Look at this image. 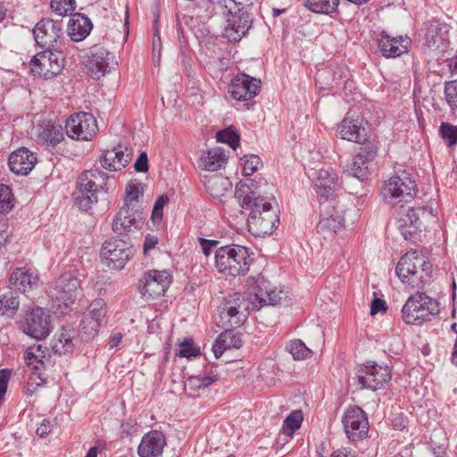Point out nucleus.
Wrapping results in <instances>:
<instances>
[{
  "instance_id": "f257e3e1",
  "label": "nucleus",
  "mask_w": 457,
  "mask_h": 457,
  "mask_svg": "<svg viewBox=\"0 0 457 457\" xmlns=\"http://www.w3.org/2000/svg\"><path fill=\"white\" fill-rule=\"evenodd\" d=\"M241 207L248 211L247 226L254 237L271 235L278 228V204L274 196H262L250 189L247 185H241L236 189Z\"/></svg>"
},
{
  "instance_id": "f03ea898",
  "label": "nucleus",
  "mask_w": 457,
  "mask_h": 457,
  "mask_svg": "<svg viewBox=\"0 0 457 457\" xmlns=\"http://www.w3.org/2000/svg\"><path fill=\"white\" fill-rule=\"evenodd\" d=\"M250 302L235 293L225 298L224 303L219 307V316L216 323L225 328V331L219 336V344L223 348H240L242 342L240 337L234 333L233 328L243 325L248 318Z\"/></svg>"
},
{
  "instance_id": "7ed1b4c3",
  "label": "nucleus",
  "mask_w": 457,
  "mask_h": 457,
  "mask_svg": "<svg viewBox=\"0 0 457 457\" xmlns=\"http://www.w3.org/2000/svg\"><path fill=\"white\" fill-rule=\"evenodd\" d=\"M110 189V178L106 173L98 170L83 172L78 179L74 200L79 208L87 211L97 203L98 194L106 193Z\"/></svg>"
},
{
  "instance_id": "20e7f679",
  "label": "nucleus",
  "mask_w": 457,
  "mask_h": 457,
  "mask_svg": "<svg viewBox=\"0 0 457 457\" xmlns=\"http://www.w3.org/2000/svg\"><path fill=\"white\" fill-rule=\"evenodd\" d=\"M431 264L417 251L405 253L398 262L395 273L411 288L422 287L430 278Z\"/></svg>"
},
{
  "instance_id": "39448f33",
  "label": "nucleus",
  "mask_w": 457,
  "mask_h": 457,
  "mask_svg": "<svg viewBox=\"0 0 457 457\" xmlns=\"http://www.w3.org/2000/svg\"><path fill=\"white\" fill-rule=\"evenodd\" d=\"M251 262L248 249L239 245L221 246L215 252V267L224 275H245L249 270Z\"/></svg>"
},
{
  "instance_id": "423d86ee",
  "label": "nucleus",
  "mask_w": 457,
  "mask_h": 457,
  "mask_svg": "<svg viewBox=\"0 0 457 457\" xmlns=\"http://www.w3.org/2000/svg\"><path fill=\"white\" fill-rule=\"evenodd\" d=\"M448 27L437 21L423 23L419 32V43L422 50L433 57L439 58L449 47Z\"/></svg>"
},
{
  "instance_id": "0eeeda50",
  "label": "nucleus",
  "mask_w": 457,
  "mask_h": 457,
  "mask_svg": "<svg viewBox=\"0 0 457 457\" xmlns=\"http://www.w3.org/2000/svg\"><path fill=\"white\" fill-rule=\"evenodd\" d=\"M439 312L438 302L421 292L411 295L402 309L403 321L411 325H421L430 315Z\"/></svg>"
},
{
  "instance_id": "6e6552de",
  "label": "nucleus",
  "mask_w": 457,
  "mask_h": 457,
  "mask_svg": "<svg viewBox=\"0 0 457 457\" xmlns=\"http://www.w3.org/2000/svg\"><path fill=\"white\" fill-rule=\"evenodd\" d=\"M416 194V183L405 171L385 182L381 195L385 203L396 206L411 201Z\"/></svg>"
},
{
  "instance_id": "1a4fd4ad",
  "label": "nucleus",
  "mask_w": 457,
  "mask_h": 457,
  "mask_svg": "<svg viewBox=\"0 0 457 457\" xmlns=\"http://www.w3.org/2000/svg\"><path fill=\"white\" fill-rule=\"evenodd\" d=\"M64 62L62 48H47L33 56L29 67L35 76L49 79L62 71Z\"/></svg>"
},
{
  "instance_id": "9d476101",
  "label": "nucleus",
  "mask_w": 457,
  "mask_h": 457,
  "mask_svg": "<svg viewBox=\"0 0 457 457\" xmlns=\"http://www.w3.org/2000/svg\"><path fill=\"white\" fill-rule=\"evenodd\" d=\"M436 216L431 206H420L409 208L398 219V228L405 239L409 236L421 231L432 222H436Z\"/></svg>"
},
{
  "instance_id": "9b49d317",
  "label": "nucleus",
  "mask_w": 457,
  "mask_h": 457,
  "mask_svg": "<svg viewBox=\"0 0 457 457\" xmlns=\"http://www.w3.org/2000/svg\"><path fill=\"white\" fill-rule=\"evenodd\" d=\"M320 220L318 228L320 231L337 233L344 228L346 210L345 195L335 200L320 202Z\"/></svg>"
},
{
  "instance_id": "f8f14e48",
  "label": "nucleus",
  "mask_w": 457,
  "mask_h": 457,
  "mask_svg": "<svg viewBox=\"0 0 457 457\" xmlns=\"http://www.w3.org/2000/svg\"><path fill=\"white\" fill-rule=\"evenodd\" d=\"M33 36L37 46L43 49L62 48L65 40L62 23L52 19L39 21L33 29Z\"/></svg>"
},
{
  "instance_id": "ddd939ff",
  "label": "nucleus",
  "mask_w": 457,
  "mask_h": 457,
  "mask_svg": "<svg viewBox=\"0 0 457 457\" xmlns=\"http://www.w3.org/2000/svg\"><path fill=\"white\" fill-rule=\"evenodd\" d=\"M226 18L224 37L230 42H238L247 33L252 25V18L248 9L227 8L216 10Z\"/></svg>"
},
{
  "instance_id": "4468645a",
  "label": "nucleus",
  "mask_w": 457,
  "mask_h": 457,
  "mask_svg": "<svg viewBox=\"0 0 457 457\" xmlns=\"http://www.w3.org/2000/svg\"><path fill=\"white\" fill-rule=\"evenodd\" d=\"M134 253L130 243L118 237L105 241L101 249V256L105 260V264L114 270L123 269Z\"/></svg>"
},
{
  "instance_id": "2eb2a0df",
  "label": "nucleus",
  "mask_w": 457,
  "mask_h": 457,
  "mask_svg": "<svg viewBox=\"0 0 457 457\" xmlns=\"http://www.w3.org/2000/svg\"><path fill=\"white\" fill-rule=\"evenodd\" d=\"M44 351L40 345L29 346L23 354L24 361L29 372V378L24 392L27 395H33L35 391L45 384V379L41 377V370L44 369L43 358Z\"/></svg>"
},
{
  "instance_id": "dca6fc26",
  "label": "nucleus",
  "mask_w": 457,
  "mask_h": 457,
  "mask_svg": "<svg viewBox=\"0 0 457 457\" xmlns=\"http://www.w3.org/2000/svg\"><path fill=\"white\" fill-rule=\"evenodd\" d=\"M66 134L76 140H90L98 130L96 118L88 112H77L70 116L65 125Z\"/></svg>"
},
{
  "instance_id": "f3484780",
  "label": "nucleus",
  "mask_w": 457,
  "mask_h": 457,
  "mask_svg": "<svg viewBox=\"0 0 457 457\" xmlns=\"http://www.w3.org/2000/svg\"><path fill=\"white\" fill-rule=\"evenodd\" d=\"M356 377L361 388L376 391L387 384L392 375L388 366L373 363L361 367Z\"/></svg>"
},
{
  "instance_id": "a211bd4d",
  "label": "nucleus",
  "mask_w": 457,
  "mask_h": 457,
  "mask_svg": "<svg viewBox=\"0 0 457 457\" xmlns=\"http://www.w3.org/2000/svg\"><path fill=\"white\" fill-rule=\"evenodd\" d=\"M21 328L28 336L42 340L51 331L50 315L40 307L33 308L26 313Z\"/></svg>"
},
{
  "instance_id": "6ab92c4d",
  "label": "nucleus",
  "mask_w": 457,
  "mask_h": 457,
  "mask_svg": "<svg viewBox=\"0 0 457 457\" xmlns=\"http://www.w3.org/2000/svg\"><path fill=\"white\" fill-rule=\"evenodd\" d=\"M346 436L353 442L364 439L369 432L366 413L358 406L349 407L342 419Z\"/></svg>"
},
{
  "instance_id": "aec40b11",
  "label": "nucleus",
  "mask_w": 457,
  "mask_h": 457,
  "mask_svg": "<svg viewBox=\"0 0 457 457\" xmlns=\"http://www.w3.org/2000/svg\"><path fill=\"white\" fill-rule=\"evenodd\" d=\"M377 155V148L372 144L361 146L358 154L348 160L344 165V171L349 176L354 177L361 181L368 179L370 175L369 165Z\"/></svg>"
},
{
  "instance_id": "412c9836",
  "label": "nucleus",
  "mask_w": 457,
  "mask_h": 457,
  "mask_svg": "<svg viewBox=\"0 0 457 457\" xmlns=\"http://www.w3.org/2000/svg\"><path fill=\"white\" fill-rule=\"evenodd\" d=\"M171 283V276L167 270H149L139 285V291L146 300L163 295Z\"/></svg>"
},
{
  "instance_id": "4be33fe9",
  "label": "nucleus",
  "mask_w": 457,
  "mask_h": 457,
  "mask_svg": "<svg viewBox=\"0 0 457 457\" xmlns=\"http://www.w3.org/2000/svg\"><path fill=\"white\" fill-rule=\"evenodd\" d=\"M79 280L71 274H63L54 282V287L49 291V295L65 307L72 304L78 295L79 288Z\"/></svg>"
},
{
  "instance_id": "5701e85b",
  "label": "nucleus",
  "mask_w": 457,
  "mask_h": 457,
  "mask_svg": "<svg viewBox=\"0 0 457 457\" xmlns=\"http://www.w3.org/2000/svg\"><path fill=\"white\" fill-rule=\"evenodd\" d=\"M261 80L245 73L236 75L228 86V93L237 101H248L257 96Z\"/></svg>"
},
{
  "instance_id": "b1692460",
  "label": "nucleus",
  "mask_w": 457,
  "mask_h": 457,
  "mask_svg": "<svg viewBox=\"0 0 457 457\" xmlns=\"http://www.w3.org/2000/svg\"><path fill=\"white\" fill-rule=\"evenodd\" d=\"M314 188L320 202L337 199L336 192L339 184L336 171L330 167L319 170L314 179Z\"/></svg>"
},
{
  "instance_id": "393cba45",
  "label": "nucleus",
  "mask_w": 457,
  "mask_h": 457,
  "mask_svg": "<svg viewBox=\"0 0 457 457\" xmlns=\"http://www.w3.org/2000/svg\"><path fill=\"white\" fill-rule=\"evenodd\" d=\"M142 224L141 213L137 209L122 206L112 221V230L121 235L139 228Z\"/></svg>"
},
{
  "instance_id": "a878e982",
  "label": "nucleus",
  "mask_w": 457,
  "mask_h": 457,
  "mask_svg": "<svg viewBox=\"0 0 457 457\" xmlns=\"http://www.w3.org/2000/svg\"><path fill=\"white\" fill-rule=\"evenodd\" d=\"M115 64L113 54L105 49L99 48L91 54L87 64V72L91 78L99 79Z\"/></svg>"
},
{
  "instance_id": "bb28decb",
  "label": "nucleus",
  "mask_w": 457,
  "mask_h": 457,
  "mask_svg": "<svg viewBox=\"0 0 457 457\" xmlns=\"http://www.w3.org/2000/svg\"><path fill=\"white\" fill-rule=\"evenodd\" d=\"M166 445V439L162 432L152 430L145 434L137 447L140 457H161Z\"/></svg>"
},
{
  "instance_id": "cd10ccee",
  "label": "nucleus",
  "mask_w": 457,
  "mask_h": 457,
  "mask_svg": "<svg viewBox=\"0 0 457 457\" xmlns=\"http://www.w3.org/2000/svg\"><path fill=\"white\" fill-rule=\"evenodd\" d=\"M131 150L118 145L112 150H106L101 157V164L110 170H120L126 167L131 160Z\"/></svg>"
},
{
  "instance_id": "c85d7f7f",
  "label": "nucleus",
  "mask_w": 457,
  "mask_h": 457,
  "mask_svg": "<svg viewBox=\"0 0 457 457\" xmlns=\"http://www.w3.org/2000/svg\"><path fill=\"white\" fill-rule=\"evenodd\" d=\"M37 284V274L33 270L27 267L16 268L10 275V288L21 293L32 290Z\"/></svg>"
},
{
  "instance_id": "c756f323",
  "label": "nucleus",
  "mask_w": 457,
  "mask_h": 457,
  "mask_svg": "<svg viewBox=\"0 0 457 457\" xmlns=\"http://www.w3.org/2000/svg\"><path fill=\"white\" fill-rule=\"evenodd\" d=\"M411 39L408 37H390L382 34L378 40V46L385 57H398L408 51L411 46Z\"/></svg>"
},
{
  "instance_id": "7c9ffc66",
  "label": "nucleus",
  "mask_w": 457,
  "mask_h": 457,
  "mask_svg": "<svg viewBox=\"0 0 457 457\" xmlns=\"http://www.w3.org/2000/svg\"><path fill=\"white\" fill-rule=\"evenodd\" d=\"M37 157L26 147L12 152L9 157L10 170L18 175H27L34 168Z\"/></svg>"
},
{
  "instance_id": "2f4dec72",
  "label": "nucleus",
  "mask_w": 457,
  "mask_h": 457,
  "mask_svg": "<svg viewBox=\"0 0 457 457\" xmlns=\"http://www.w3.org/2000/svg\"><path fill=\"white\" fill-rule=\"evenodd\" d=\"M337 133L342 139L362 143L366 140L365 129L361 126V120L357 117L353 118L347 113V116L337 127Z\"/></svg>"
},
{
  "instance_id": "473e14b6",
  "label": "nucleus",
  "mask_w": 457,
  "mask_h": 457,
  "mask_svg": "<svg viewBox=\"0 0 457 457\" xmlns=\"http://www.w3.org/2000/svg\"><path fill=\"white\" fill-rule=\"evenodd\" d=\"M92 28L93 24L89 18L82 13H75L68 23V35L72 41L79 42L86 38Z\"/></svg>"
},
{
  "instance_id": "72a5a7b5",
  "label": "nucleus",
  "mask_w": 457,
  "mask_h": 457,
  "mask_svg": "<svg viewBox=\"0 0 457 457\" xmlns=\"http://www.w3.org/2000/svg\"><path fill=\"white\" fill-rule=\"evenodd\" d=\"M227 160L228 155L222 147H212L202 154L198 166L204 170L215 171L221 169Z\"/></svg>"
},
{
  "instance_id": "f704fd0d",
  "label": "nucleus",
  "mask_w": 457,
  "mask_h": 457,
  "mask_svg": "<svg viewBox=\"0 0 457 457\" xmlns=\"http://www.w3.org/2000/svg\"><path fill=\"white\" fill-rule=\"evenodd\" d=\"M218 380V375L210 371L208 374H199L189 377L185 382V389L190 395L198 394L200 390L205 389Z\"/></svg>"
},
{
  "instance_id": "c9c22d12",
  "label": "nucleus",
  "mask_w": 457,
  "mask_h": 457,
  "mask_svg": "<svg viewBox=\"0 0 457 457\" xmlns=\"http://www.w3.org/2000/svg\"><path fill=\"white\" fill-rule=\"evenodd\" d=\"M244 295V297L250 302V308L252 307L254 310H259L261 307L268 304L276 305L279 303L280 300L282 299L281 291L278 293L275 290H268L267 288L265 292H263L262 288H259L258 291L254 293L253 297L255 301H258V305H256L255 303L249 298L248 295Z\"/></svg>"
},
{
  "instance_id": "e433bc0d",
  "label": "nucleus",
  "mask_w": 457,
  "mask_h": 457,
  "mask_svg": "<svg viewBox=\"0 0 457 457\" xmlns=\"http://www.w3.org/2000/svg\"><path fill=\"white\" fill-rule=\"evenodd\" d=\"M38 137L46 143L55 145L63 139L62 127L50 122L41 124L38 127Z\"/></svg>"
},
{
  "instance_id": "4c0bfd02",
  "label": "nucleus",
  "mask_w": 457,
  "mask_h": 457,
  "mask_svg": "<svg viewBox=\"0 0 457 457\" xmlns=\"http://www.w3.org/2000/svg\"><path fill=\"white\" fill-rule=\"evenodd\" d=\"M339 4V0H305L304 5L312 12L329 14L334 12Z\"/></svg>"
},
{
  "instance_id": "58836bf2",
  "label": "nucleus",
  "mask_w": 457,
  "mask_h": 457,
  "mask_svg": "<svg viewBox=\"0 0 457 457\" xmlns=\"http://www.w3.org/2000/svg\"><path fill=\"white\" fill-rule=\"evenodd\" d=\"M144 190L141 183L130 182L125 188L124 205L136 209L139 197L143 195Z\"/></svg>"
},
{
  "instance_id": "ea45409f",
  "label": "nucleus",
  "mask_w": 457,
  "mask_h": 457,
  "mask_svg": "<svg viewBox=\"0 0 457 457\" xmlns=\"http://www.w3.org/2000/svg\"><path fill=\"white\" fill-rule=\"evenodd\" d=\"M230 183L227 179L215 176L209 179L206 187L210 195L214 198H220L228 190Z\"/></svg>"
},
{
  "instance_id": "a19ab883",
  "label": "nucleus",
  "mask_w": 457,
  "mask_h": 457,
  "mask_svg": "<svg viewBox=\"0 0 457 457\" xmlns=\"http://www.w3.org/2000/svg\"><path fill=\"white\" fill-rule=\"evenodd\" d=\"M73 334V331L62 329V331L58 335L57 343L54 345L55 351L64 353L72 351L74 346Z\"/></svg>"
},
{
  "instance_id": "79ce46f5",
  "label": "nucleus",
  "mask_w": 457,
  "mask_h": 457,
  "mask_svg": "<svg viewBox=\"0 0 457 457\" xmlns=\"http://www.w3.org/2000/svg\"><path fill=\"white\" fill-rule=\"evenodd\" d=\"M303 422V413L301 411H292L283 423V432L287 436H292L300 428Z\"/></svg>"
},
{
  "instance_id": "37998d69",
  "label": "nucleus",
  "mask_w": 457,
  "mask_h": 457,
  "mask_svg": "<svg viewBox=\"0 0 457 457\" xmlns=\"http://www.w3.org/2000/svg\"><path fill=\"white\" fill-rule=\"evenodd\" d=\"M287 349L295 360H304L312 355L311 349L300 339L291 341L287 345Z\"/></svg>"
},
{
  "instance_id": "c03bdc74",
  "label": "nucleus",
  "mask_w": 457,
  "mask_h": 457,
  "mask_svg": "<svg viewBox=\"0 0 457 457\" xmlns=\"http://www.w3.org/2000/svg\"><path fill=\"white\" fill-rule=\"evenodd\" d=\"M20 305V301L18 298V295L15 292H8L7 294L0 296V313L5 314L9 311L14 312L18 310Z\"/></svg>"
},
{
  "instance_id": "a18cd8bd",
  "label": "nucleus",
  "mask_w": 457,
  "mask_h": 457,
  "mask_svg": "<svg viewBox=\"0 0 457 457\" xmlns=\"http://www.w3.org/2000/svg\"><path fill=\"white\" fill-rule=\"evenodd\" d=\"M101 325L98 321L83 318L81 321L80 337L85 341L93 339L98 333Z\"/></svg>"
},
{
  "instance_id": "49530a36",
  "label": "nucleus",
  "mask_w": 457,
  "mask_h": 457,
  "mask_svg": "<svg viewBox=\"0 0 457 457\" xmlns=\"http://www.w3.org/2000/svg\"><path fill=\"white\" fill-rule=\"evenodd\" d=\"M105 313L106 310L104 301L102 299H96L90 303L88 313L84 318L98 321L99 324L102 325Z\"/></svg>"
},
{
  "instance_id": "de8ad7c7",
  "label": "nucleus",
  "mask_w": 457,
  "mask_h": 457,
  "mask_svg": "<svg viewBox=\"0 0 457 457\" xmlns=\"http://www.w3.org/2000/svg\"><path fill=\"white\" fill-rule=\"evenodd\" d=\"M254 0H212L215 10H225L227 8L248 9L253 4Z\"/></svg>"
},
{
  "instance_id": "09e8293b",
  "label": "nucleus",
  "mask_w": 457,
  "mask_h": 457,
  "mask_svg": "<svg viewBox=\"0 0 457 457\" xmlns=\"http://www.w3.org/2000/svg\"><path fill=\"white\" fill-rule=\"evenodd\" d=\"M216 138L219 142L228 144L236 150L239 146V135L232 128H228L217 133Z\"/></svg>"
},
{
  "instance_id": "8fccbe9b",
  "label": "nucleus",
  "mask_w": 457,
  "mask_h": 457,
  "mask_svg": "<svg viewBox=\"0 0 457 457\" xmlns=\"http://www.w3.org/2000/svg\"><path fill=\"white\" fill-rule=\"evenodd\" d=\"M242 160L244 176L253 175L262 164L260 157L254 154L245 155Z\"/></svg>"
},
{
  "instance_id": "3c124183",
  "label": "nucleus",
  "mask_w": 457,
  "mask_h": 457,
  "mask_svg": "<svg viewBox=\"0 0 457 457\" xmlns=\"http://www.w3.org/2000/svg\"><path fill=\"white\" fill-rule=\"evenodd\" d=\"M12 206V194L10 187L0 184V212H7Z\"/></svg>"
},
{
  "instance_id": "603ef678",
  "label": "nucleus",
  "mask_w": 457,
  "mask_h": 457,
  "mask_svg": "<svg viewBox=\"0 0 457 457\" xmlns=\"http://www.w3.org/2000/svg\"><path fill=\"white\" fill-rule=\"evenodd\" d=\"M440 135L447 142L448 145L457 144V127L447 122H442L440 126Z\"/></svg>"
},
{
  "instance_id": "864d4df0",
  "label": "nucleus",
  "mask_w": 457,
  "mask_h": 457,
  "mask_svg": "<svg viewBox=\"0 0 457 457\" xmlns=\"http://www.w3.org/2000/svg\"><path fill=\"white\" fill-rule=\"evenodd\" d=\"M51 8L59 16H64L73 12L74 0H52Z\"/></svg>"
},
{
  "instance_id": "5fc2aeb1",
  "label": "nucleus",
  "mask_w": 457,
  "mask_h": 457,
  "mask_svg": "<svg viewBox=\"0 0 457 457\" xmlns=\"http://www.w3.org/2000/svg\"><path fill=\"white\" fill-rule=\"evenodd\" d=\"M178 355L186 358L196 357L200 355V349L194 345L192 339H185L179 345Z\"/></svg>"
},
{
  "instance_id": "6e6d98bb",
  "label": "nucleus",
  "mask_w": 457,
  "mask_h": 457,
  "mask_svg": "<svg viewBox=\"0 0 457 457\" xmlns=\"http://www.w3.org/2000/svg\"><path fill=\"white\" fill-rule=\"evenodd\" d=\"M445 100L452 109H457V79L445 83Z\"/></svg>"
},
{
  "instance_id": "4d7b16f0",
  "label": "nucleus",
  "mask_w": 457,
  "mask_h": 457,
  "mask_svg": "<svg viewBox=\"0 0 457 457\" xmlns=\"http://www.w3.org/2000/svg\"><path fill=\"white\" fill-rule=\"evenodd\" d=\"M169 203V197L166 195H162L155 201L153 212L152 220L154 223H159L163 216V208Z\"/></svg>"
},
{
  "instance_id": "13d9d810",
  "label": "nucleus",
  "mask_w": 457,
  "mask_h": 457,
  "mask_svg": "<svg viewBox=\"0 0 457 457\" xmlns=\"http://www.w3.org/2000/svg\"><path fill=\"white\" fill-rule=\"evenodd\" d=\"M331 73H332V71H331V69H328V68L319 70L317 72V75H316L317 76L316 79L319 82H323L326 85H329L330 82L337 79V78L336 76V72H334L333 76H331ZM343 73H344V71L341 69L340 74H338V79L342 78Z\"/></svg>"
},
{
  "instance_id": "bf43d9fd",
  "label": "nucleus",
  "mask_w": 457,
  "mask_h": 457,
  "mask_svg": "<svg viewBox=\"0 0 457 457\" xmlns=\"http://www.w3.org/2000/svg\"><path fill=\"white\" fill-rule=\"evenodd\" d=\"M135 170L138 172H146L148 170V158L145 152H142L137 157L135 164Z\"/></svg>"
},
{
  "instance_id": "052dcab7",
  "label": "nucleus",
  "mask_w": 457,
  "mask_h": 457,
  "mask_svg": "<svg viewBox=\"0 0 457 457\" xmlns=\"http://www.w3.org/2000/svg\"><path fill=\"white\" fill-rule=\"evenodd\" d=\"M53 428V424L50 420H43L40 425L37 427L36 433L40 437L46 436Z\"/></svg>"
},
{
  "instance_id": "680f3d73",
  "label": "nucleus",
  "mask_w": 457,
  "mask_h": 457,
  "mask_svg": "<svg viewBox=\"0 0 457 457\" xmlns=\"http://www.w3.org/2000/svg\"><path fill=\"white\" fill-rule=\"evenodd\" d=\"M153 55L154 59V62H160L161 56V37L159 34L155 33L153 38Z\"/></svg>"
},
{
  "instance_id": "e2e57ef3",
  "label": "nucleus",
  "mask_w": 457,
  "mask_h": 457,
  "mask_svg": "<svg viewBox=\"0 0 457 457\" xmlns=\"http://www.w3.org/2000/svg\"><path fill=\"white\" fill-rule=\"evenodd\" d=\"M386 310V302L382 299L375 298L370 304V315L374 316L378 312Z\"/></svg>"
},
{
  "instance_id": "0e129e2a",
  "label": "nucleus",
  "mask_w": 457,
  "mask_h": 457,
  "mask_svg": "<svg viewBox=\"0 0 457 457\" xmlns=\"http://www.w3.org/2000/svg\"><path fill=\"white\" fill-rule=\"evenodd\" d=\"M158 244V238L156 236L153 235H147L145 238L144 242V253L146 254L147 252L153 248L155 247V245Z\"/></svg>"
},
{
  "instance_id": "69168bd1",
  "label": "nucleus",
  "mask_w": 457,
  "mask_h": 457,
  "mask_svg": "<svg viewBox=\"0 0 457 457\" xmlns=\"http://www.w3.org/2000/svg\"><path fill=\"white\" fill-rule=\"evenodd\" d=\"M201 246H202V249H203V252L205 255H209L210 253H211V249L212 246L216 245L217 242L216 241H211V240H208V239H204V238H201Z\"/></svg>"
},
{
  "instance_id": "338daca9",
  "label": "nucleus",
  "mask_w": 457,
  "mask_h": 457,
  "mask_svg": "<svg viewBox=\"0 0 457 457\" xmlns=\"http://www.w3.org/2000/svg\"><path fill=\"white\" fill-rule=\"evenodd\" d=\"M330 457H355L354 453L346 448L337 449Z\"/></svg>"
},
{
  "instance_id": "774afa93",
  "label": "nucleus",
  "mask_w": 457,
  "mask_h": 457,
  "mask_svg": "<svg viewBox=\"0 0 457 457\" xmlns=\"http://www.w3.org/2000/svg\"><path fill=\"white\" fill-rule=\"evenodd\" d=\"M226 350L227 349L223 348V345L221 344H219V338H217L212 345V351L215 357L220 358Z\"/></svg>"
}]
</instances>
